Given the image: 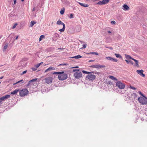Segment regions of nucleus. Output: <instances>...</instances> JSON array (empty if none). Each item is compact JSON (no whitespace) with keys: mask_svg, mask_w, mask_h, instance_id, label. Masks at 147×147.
<instances>
[{"mask_svg":"<svg viewBox=\"0 0 147 147\" xmlns=\"http://www.w3.org/2000/svg\"><path fill=\"white\" fill-rule=\"evenodd\" d=\"M52 74H59L58 78L60 80H64L67 78V74L66 73H64V71L54 72Z\"/></svg>","mask_w":147,"mask_h":147,"instance_id":"1","label":"nucleus"},{"mask_svg":"<svg viewBox=\"0 0 147 147\" xmlns=\"http://www.w3.org/2000/svg\"><path fill=\"white\" fill-rule=\"evenodd\" d=\"M92 73H94L93 72H90L89 74H88L86 76V79L92 81L94 80L96 78V76L94 75H92Z\"/></svg>","mask_w":147,"mask_h":147,"instance_id":"2","label":"nucleus"},{"mask_svg":"<svg viewBox=\"0 0 147 147\" xmlns=\"http://www.w3.org/2000/svg\"><path fill=\"white\" fill-rule=\"evenodd\" d=\"M143 98L142 97H139L138 98V100L142 105H146L147 103V98L146 97Z\"/></svg>","mask_w":147,"mask_h":147,"instance_id":"3","label":"nucleus"},{"mask_svg":"<svg viewBox=\"0 0 147 147\" xmlns=\"http://www.w3.org/2000/svg\"><path fill=\"white\" fill-rule=\"evenodd\" d=\"M19 91L20 96L21 97L24 96L28 93V91L27 89H23Z\"/></svg>","mask_w":147,"mask_h":147,"instance_id":"4","label":"nucleus"},{"mask_svg":"<svg viewBox=\"0 0 147 147\" xmlns=\"http://www.w3.org/2000/svg\"><path fill=\"white\" fill-rule=\"evenodd\" d=\"M74 76L75 79H79L82 77V73L79 71L75 72L74 73Z\"/></svg>","mask_w":147,"mask_h":147,"instance_id":"5","label":"nucleus"},{"mask_svg":"<svg viewBox=\"0 0 147 147\" xmlns=\"http://www.w3.org/2000/svg\"><path fill=\"white\" fill-rule=\"evenodd\" d=\"M56 24L57 25H62L63 26L62 28L59 30V31L61 32L64 31L65 28V25L63 22H62L61 20H59L57 22Z\"/></svg>","mask_w":147,"mask_h":147,"instance_id":"6","label":"nucleus"},{"mask_svg":"<svg viewBox=\"0 0 147 147\" xmlns=\"http://www.w3.org/2000/svg\"><path fill=\"white\" fill-rule=\"evenodd\" d=\"M116 85L119 88L121 89H123L125 87V84L119 81H117V82L116 83Z\"/></svg>","mask_w":147,"mask_h":147,"instance_id":"7","label":"nucleus"},{"mask_svg":"<svg viewBox=\"0 0 147 147\" xmlns=\"http://www.w3.org/2000/svg\"><path fill=\"white\" fill-rule=\"evenodd\" d=\"M105 66L104 65H100L99 64L96 65H93L89 66L90 67L96 68L97 69L102 68L105 67Z\"/></svg>","mask_w":147,"mask_h":147,"instance_id":"8","label":"nucleus"},{"mask_svg":"<svg viewBox=\"0 0 147 147\" xmlns=\"http://www.w3.org/2000/svg\"><path fill=\"white\" fill-rule=\"evenodd\" d=\"M53 80V78L51 77H47L45 79V82L48 84H51Z\"/></svg>","mask_w":147,"mask_h":147,"instance_id":"9","label":"nucleus"},{"mask_svg":"<svg viewBox=\"0 0 147 147\" xmlns=\"http://www.w3.org/2000/svg\"><path fill=\"white\" fill-rule=\"evenodd\" d=\"M59 34L57 33H55L54 34L53 37L52 38V41H56L59 38Z\"/></svg>","mask_w":147,"mask_h":147,"instance_id":"10","label":"nucleus"},{"mask_svg":"<svg viewBox=\"0 0 147 147\" xmlns=\"http://www.w3.org/2000/svg\"><path fill=\"white\" fill-rule=\"evenodd\" d=\"M37 80V78H34L32 79L28 82V84H27V86H29L32 85L34 84V82H36Z\"/></svg>","mask_w":147,"mask_h":147,"instance_id":"11","label":"nucleus"},{"mask_svg":"<svg viewBox=\"0 0 147 147\" xmlns=\"http://www.w3.org/2000/svg\"><path fill=\"white\" fill-rule=\"evenodd\" d=\"M10 97V96L9 94L5 95V96H3L0 98V100H4L8 98H9Z\"/></svg>","mask_w":147,"mask_h":147,"instance_id":"12","label":"nucleus"},{"mask_svg":"<svg viewBox=\"0 0 147 147\" xmlns=\"http://www.w3.org/2000/svg\"><path fill=\"white\" fill-rule=\"evenodd\" d=\"M24 82V81L23 80H20L17 82L14 83L13 84V85H15L16 84L18 85V87L19 86H20L22 85V84Z\"/></svg>","mask_w":147,"mask_h":147,"instance_id":"13","label":"nucleus"},{"mask_svg":"<svg viewBox=\"0 0 147 147\" xmlns=\"http://www.w3.org/2000/svg\"><path fill=\"white\" fill-rule=\"evenodd\" d=\"M56 69L55 68L52 67H50L49 68L46 69L45 71V73H46L49 71H51L52 70H55Z\"/></svg>","mask_w":147,"mask_h":147,"instance_id":"14","label":"nucleus"},{"mask_svg":"<svg viewBox=\"0 0 147 147\" xmlns=\"http://www.w3.org/2000/svg\"><path fill=\"white\" fill-rule=\"evenodd\" d=\"M20 91V90L19 89H16L14 90L11 92V94H16L18 92Z\"/></svg>","mask_w":147,"mask_h":147,"instance_id":"15","label":"nucleus"},{"mask_svg":"<svg viewBox=\"0 0 147 147\" xmlns=\"http://www.w3.org/2000/svg\"><path fill=\"white\" fill-rule=\"evenodd\" d=\"M123 9L125 10H128L129 9V7L126 4H124L123 5Z\"/></svg>","mask_w":147,"mask_h":147,"instance_id":"16","label":"nucleus"},{"mask_svg":"<svg viewBox=\"0 0 147 147\" xmlns=\"http://www.w3.org/2000/svg\"><path fill=\"white\" fill-rule=\"evenodd\" d=\"M78 3L80 5L82 6L85 7H87L88 6V4L85 3H83L79 2H78Z\"/></svg>","mask_w":147,"mask_h":147,"instance_id":"17","label":"nucleus"},{"mask_svg":"<svg viewBox=\"0 0 147 147\" xmlns=\"http://www.w3.org/2000/svg\"><path fill=\"white\" fill-rule=\"evenodd\" d=\"M125 58L126 59H132L133 60L134 58H132L130 55H125Z\"/></svg>","mask_w":147,"mask_h":147,"instance_id":"18","label":"nucleus"},{"mask_svg":"<svg viewBox=\"0 0 147 147\" xmlns=\"http://www.w3.org/2000/svg\"><path fill=\"white\" fill-rule=\"evenodd\" d=\"M133 60L134 61L135 63L136 66L137 67H138L139 66V65L138 64V61L137 60L135 59H134Z\"/></svg>","mask_w":147,"mask_h":147,"instance_id":"19","label":"nucleus"},{"mask_svg":"<svg viewBox=\"0 0 147 147\" xmlns=\"http://www.w3.org/2000/svg\"><path fill=\"white\" fill-rule=\"evenodd\" d=\"M82 57V56L80 55H78L77 56H75L73 57H71V58H75L76 59H78Z\"/></svg>","mask_w":147,"mask_h":147,"instance_id":"20","label":"nucleus"},{"mask_svg":"<svg viewBox=\"0 0 147 147\" xmlns=\"http://www.w3.org/2000/svg\"><path fill=\"white\" fill-rule=\"evenodd\" d=\"M36 23V22H34V21H31V22L30 24V27H32Z\"/></svg>","mask_w":147,"mask_h":147,"instance_id":"21","label":"nucleus"},{"mask_svg":"<svg viewBox=\"0 0 147 147\" xmlns=\"http://www.w3.org/2000/svg\"><path fill=\"white\" fill-rule=\"evenodd\" d=\"M136 72L138 74L141 75L143 73L144 71L142 69H141L140 70H137Z\"/></svg>","mask_w":147,"mask_h":147,"instance_id":"22","label":"nucleus"},{"mask_svg":"<svg viewBox=\"0 0 147 147\" xmlns=\"http://www.w3.org/2000/svg\"><path fill=\"white\" fill-rule=\"evenodd\" d=\"M109 78L113 80H115L116 81H117V79L114 77L112 76H110L109 77Z\"/></svg>","mask_w":147,"mask_h":147,"instance_id":"23","label":"nucleus"},{"mask_svg":"<svg viewBox=\"0 0 147 147\" xmlns=\"http://www.w3.org/2000/svg\"><path fill=\"white\" fill-rule=\"evenodd\" d=\"M115 55L117 58H119L121 59H122V56L119 54L115 53Z\"/></svg>","mask_w":147,"mask_h":147,"instance_id":"24","label":"nucleus"},{"mask_svg":"<svg viewBox=\"0 0 147 147\" xmlns=\"http://www.w3.org/2000/svg\"><path fill=\"white\" fill-rule=\"evenodd\" d=\"M43 64V62H42L40 63H38L36 65H35V66L36 67V68H38L39 67V66Z\"/></svg>","mask_w":147,"mask_h":147,"instance_id":"25","label":"nucleus"},{"mask_svg":"<svg viewBox=\"0 0 147 147\" xmlns=\"http://www.w3.org/2000/svg\"><path fill=\"white\" fill-rule=\"evenodd\" d=\"M103 3L105 4H106L109 1V0H103Z\"/></svg>","mask_w":147,"mask_h":147,"instance_id":"26","label":"nucleus"},{"mask_svg":"<svg viewBox=\"0 0 147 147\" xmlns=\"http://www.w3.org/2000/svg\"><path fill=\"white\" fill-rule=\"evenodd\" d=\"M97 4L99 5H104L102 0L99 1L98 3H97Z\"/></svg>","mask_w":147,"mask_h":147,"instance_id":"27","label":"nucleus"},{"mask_svg":"<svg viewBox=\"0 0 147 147\" xmlns=\"http://www.w3.org/2000/svg\"><path fill=\"white\" fill-rule=\"evenodd\" d=\"M8 45V44H6L5 45L3 48V51H5V50L7 48Z\"/></svg>","mask_w":147,"mask_h":147,"instance_id":"28","label":"nucleus"},{"mask_svg":"<svg viewBox=\"0 0 147 147\" xmlns=\"http://www.w3.org/2000/svg\"><path fill=\"white\" fill-rule=\"evenodd\" d=\"M113 58V57H106V59L110 61H112Z\"/></svg>","mask_w":147,"mask_h":147,"instance_id":"29","label":"nucleus"},{"mask_svg":"<svg viewBox=\"0 0 147 147\" xmlns=\"http://www.w3.org/2000/svg\"><path fill=\"white\" fill-rule=\"evenodd\" d=\"M138 93L140 94L143 97H144V98H146V97L143 94L141 91H139Z\"/></svg>","mask_w":147,"mask_h":147,"instance_id":"30","label":"nucleus"},{"mask_svg":"<svg viewBox=\"0 0 147 147\" xmlns=\"http://www.w3.org/2000/svg\"><path fill=\"white\" fill-rule=\"evenodd\" d=\"M65 11V9H63L61 10L60 11V13L61 15H63L64 14Z\"/></svg>","mask_w":147,"mask_h":147,"instance_id":"31","label":"nucleus"},{"mask_svg":"<svg viewBox=\"0 0 147 147\" xmlns=\"http://www.w3.org/2000/svg\"><path fill=\"white\" fill-rule=\"evenodd\" d=\"M44 37L45 36L44 35L40 36L39 38V41H40L42 38H44Z\"/></svg>","mask_w":147,"mask_h":147,"instance_id":"32","label":"nucleus"},{"mask_svg":"<svg viewBox=\"0 0 147 147\" xmlns=\"http://www.w3.org/2000/svg\"><path fill=\"white\" fill-rule=\"evenodd\" d=\"M82 72L83 73L86 74H89L90 73V72L86 71H85L84 70H83L82 71Z\"/></svg>","mask_w":147,"mask_h":147,"instance_id":"33","label":"nucleus"},{"mask_svg":"<svg viewBox=\"0 0 147 147\" xmlns=\"http://www.w3.org/2000/svg\"><path fill=\"white\" fill-rule=\"evenodd\" d=\"M92 54L95 55H98V53L97 52H92Z\"/></svg>","mask_w":147,"mask_h":147,"instance_id":"34","label":"nucleus"},{"mask_svg":"<svg viewBox=\"0 0 147 147\" xmlns=\"http://www.w3.org/2000/svg\"><path fill=\"white\" fill-rule=\"evenodd\" d=\"M69 18L70 19L73 18H74L73 14H71L69 17Z\"/></svg>","mask_w":147,"mask_h":147,"instance_id":"35","label":"nucleus"},{"mask_svg":"<svg viewBox=\"0 0 147 147\" xmlns=\"http://www.w3.org/2000/svg\"><path fill=\"white\" fill-rule=\"evenodd\" d=\"M17 24H18L17 23H15L12 27V28L13 29L15 28L16 27V26L17 25Z\"/></svg>","mask_w":147,"mask_h":147,"instance_id":"36","label":"nucleus"},{"mask_svg":"<svg viewBox=\"0 0 147 147\" xmlns=\"http://www.w3.org/2000/svg\"><path fill=\"white\" fill-rule=\"evenodd\" d=\"M112 61H113L115 62H117V59H115L114 58H113Z\"/></svg>","mask_w":147,"mask_h":147,"instance_id":"37","label":"nucleus"},{"mask_svg":"<svg viewBox=\"0 0 147 147\" xmlns=\"http://www.w3.org/2000/svg\"><path fill=\"white\" fill-rule=\"evenodd\" d=\"M130 88L134 90H136V88L135 87H133L131 86H130Z\"/></svg>","mask_w":147,"mask_h":147,"instance_id":"38","label":"nucleus"},{"mask_svg":"<svg viewBox=\"0 0 147 147\" xmlns=\"http://www.w3.org/2000/svg\"><path fill=\"white\" fill-rule=\"evenodd\" d=\"M79 71H80V70L79 69H74L73 70V71L75 72Z\"/></svg>","mask_w":147,"mask_h":147,"instance_id":"39","label":"nucleus"},{"mask_svg":"<svg viewBox=\"0 0 147 147\" xmlns=\"http://www.w3.org/2000/svg\"><path fill=\"white\" fill-rule=\"evenodd\" d=\"M27 71V70H25V71H23V72L21 74V75H22L24 74H25V73H26Z\"/></svg>","mask_w":147,"mask_h":147,"instance_id":"40","label":"nucleus"},{"mask_svg":"<svg viewBox=\"0 0 147 147\" xmlns=\"http://www.w3.org/2000/svg\"><path fill=\"white\" fill-rule=\"evenodd\" d=\"M111 24H115L116 23V22L115 21H111Z\"/></svg>","mask_w":147,"mask_h":147,"instance_id":"41","label":"nucleus"},{"mask_svg":"<svg viewBox=\"0 0 147 147\" xmlns=\"http://www.w3.org/2000/svg\"><path fill=\"white\" fill-rule=\"evenodd\" d=\"M16 55H15L12 58V60L13 61L15 59Z\"/></svg>","mask_w":147,"mask_h":147,"instance_id":"42","label":"nucleus"},{"mask_svg":"<svg viewBox=\"0 0 147 147\" xmlns=\"http://www.w3.org/2000/svg\"><path fill=\"white\" fill-rule=\"evenodd\" d=\"M83 47L84 48H86V45L85 44H83Z\"/></svg>","mask_w":147,"mask_h":147,"instance_id":"43","label":"nucleus"},{"mask_svg":"<svg viewBox=\"0 0 147 147\" xmlns=\"http://www.w3.org/2000/svg\"><path fill=\"white\" fill-rule=\"evenodd\" d=\"M109 85H111L112 84V82H111L109 81L107 83Z\"/></svg>","mask_w":147,"mask_h":147,"instance_id":"44","label":"nucleus"},{"mask_svg":"<svg viewBox=\"0 0 147 147\" xmlns=\"http://www.w3.org/2000/svg\"><path fill=\"white\" fill-rule=\"evenodd\" d=\"M129 63H130L131 64L133 65L134 63L131 60H129Z\"/></svg>","mask_w":147,"mask_h":147,"instance_id":"45","label":"nucleus"},{"mask_svg":"<svg viewBox=\"0 0 147 147\" xmlns=\"http://www.w3.org/2000/svg\"><path fill=\"white\" fill-rule=\"evenodd\" d=\"M140 76L143 77H144L145 76V75L142 73Z\"/></svg>","mask_w":147,"mask_h":147,"instance_id":"46","label":"nucleus"},{"mask_svg":"<svg viewBox=\"0 0 147 147\" xmlns=\"http://www.w3.org/2000/svg\"><path fill=\"white\" fill-rule=\"evenodd\" d=\"M32 70H33V71H35V70H36V68H32Z\"/></svg>","mask_w":147,"mask_h":147,"instance_id":"47","label":"nucleus"},{"mask_svg":"<svg viewBox=\"0 0 147 147\" xmlns=\"http://www.w3.org/2000/svg\"><path fill=\"white\" fill-rule=\"evenodd\" d=\"M86 54H87V55L92 54V52H91L86 53Z\"/></svg>","mask_w":147,"mask_h":147,"instance_id":"48","label":"nucleus"},{"mask_svg":"<svg viewBox=\"0 0 147 147\" xmlns=\"http://www.w3.org/2000/svg\"><path fill=\"white\" fill-rule=\"evenodd\" d=\"M125 61H126V62L127 63V64L129 63V62L127 60H125Z\"/></svg>","mask_w":147,"mask_h":147,"instance_id":"49","label":"nucleus"},{"mask_svg":"<svg viewBox=\"0 0 147 147\" xmlns=\"http://www.w3.org/2000/svg\"><path fill=\"white\" fill-rule=\"evenodd\" d=\"M94 61V60H89L88 61L89 62H92V61Z\"/></svg>","mask_w":147,"mask_h":147,"instance_id":"50","label":"nucleus"},{"mask_svg":"<svg viewBox=\"0 0 147 147\" xmlns=\"http://www.w3.org/2000/svg\"><path fill=\"white\" fill-rule=\"evenodd\" d=\"M18 36H16V38H15V40H17V39H18Z\"/></svg>","mask_w":147,"mask_h":147,"instance_id":"51","label":"nucleus"},{"mask_svg":"<svg viewBox=\"0 0 147 147\" xmlns=\"http://www.w3.org/2000/svg\"><path fill=\"white\" fill-rule=\"evenodd\" d=\"M67 65V64H60L59 65Z\"/></svg>","mask_w":147,"mask_h":147,"instance_id":"52","label":"nucleus"},{"mask_svg":"<svg viewBox=\"0 0 147 147\" xmlns=\"http://www.w3.org/2000/svg\"><path fill=\"white\" fill-rule=\"evenodd\" d=\"M16 0H14V4H16Z\"/></svg>","mask_w":147,"mask_h":147,"instance_id":"53","label":"nucleus"},{"mask_svg":"<svg viewBox=\"0 0 147 147\" xmlns=\"http://www.w3.org/2000/svg\"><path fill=\"white\" fill-rule=\"evenodd\" d=\"M79 67L78 66H76V67H71V68H78Z\"/></svg>","mask_w":147,"mask_h":147,"instance_id":"54","label":"nucleus"},{"mask_svg":"<svg viewBox=\"0 0 147 147\" xmlns=\"http://www.w3.org/2000/svg\"><path fill=\"white\" fill-rule=\"evenodd\" d=\"M109 49H111V50H112L113 49V48L112 47H109Z\"/></svg>","mask_w":147,"mask_h":147,"instance_id":"55","label":"nucleus"},{"mask_svg":"<svg viewBox=\"0 0 147 147\" xmlns=\"http://www.w3.org/2000/svg\"><path fill=\"white\" fill-rule=\"evenodd\" d=\"M108 32L109 34H111V32L110 31H108Z\"/></svg>","mask_w":147,"mask_h":147,"instance_id":"56","label":"nucleus"},{"mask_svg":"<svg viewBox=\"0 0 147 147\" xmlns=\"http://www.w3.org/2000/svg\"><path fill=\"white\" fill-rule=\"evenodd\" d=\"M80 28V26H77L76 27V28Z\"/></svg>","mask_w":147,"mask_h":147,"instance_id":"57","label":"nucleus"},{"mask_svg":"<svg viewBox=\"0 0 147 147\" xmlns=\"http://www.w3.org/2000/svg\"><path fill=\"white\" fill-rule=\"evenodd\" d=\"M3 76H1V77H0V79H3Z\"/></svg>","mask_w":147,"mask_h":147,"instance_id":"58","label":"nucleus"},{"mask_svg":"<svg viewBox=\"0 0 147 147\" xmlns=\"http://www.w3.org/2000/svg\"><path fill=\"white\" fill-rule=\"evenodd\" d=\"M35 10V8H34L32 9V11H34Z\"/></svg>","mask_w":147,"mask_h":147,"instance_id":"59","label":"nucleus"},{"mask_svg":"<svg viewBox=\"0 0 147 147\" xmlns=\"http://www.w3.org/2000/svg\"><path fill=\"white\" fill-rule=\"evenodd\" d=\"M105 47L106 48H109V47H106V46H105Z\"/></svg>","mask_w":147,"mask_h":147,"instance_id":"60","label":"nucleus"},{"mask_svg":"<svg viewBox=\"0 0 147 147\" xmlns=\"http://www.w3.org/2000/svg\"><path fill=\"white\" fill-rule=\"evenodd\" d=\"M24 0H21V1H24Z\"/></svg>","mask_w":147,"mask_h":147,"instance_id":"61","label":"nucleus"},{"mask_svg":"<svg viewBox=\"0 0 147 147\" xmlns=\"http://www.w3.org/2000/svg\"><path fill=\"white\" fill-rule=\"evenodd\" d=\"M2 66V65H0V67H1V66Z\"/></svg>","mask_w":147,"mask_h":147,"instance_id":"62","label":"nucleus"},{"mask_svg":"<svg viewBox=\"0 0 147 147\" xmlns=\"http://www.w3.org/2000/svg\"><path fill=\"white\" fill-rule=\"evenodd\" d=\"M98 73V72H97L96 73Z\"/></svg>","mask_w":147,"mask_h":147,"instance_id":"63","label":"nucleus"},{"mask_svg":"<svg viewBox=\"0 0 147 147\" xmlns=\"http://www.w3.org/2000/svg\"><path fill=\"white\" fill-rule=\"evenodd\" d=\"M0 102L1 103V101H0Z\"/></svg>","mask_w":147,"mask_h":147,"instance_id":"64","label":"nucleus"}]
</instances>
